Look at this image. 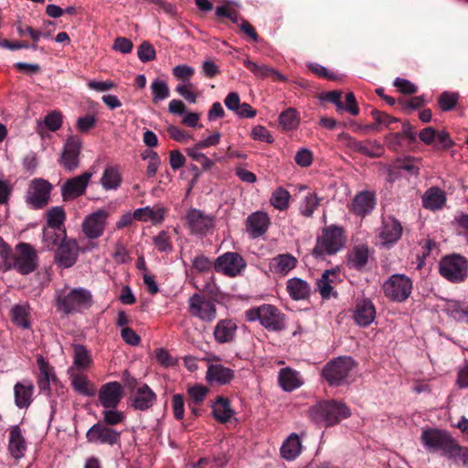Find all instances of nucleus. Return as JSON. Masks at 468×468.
<instances>
[{
	"label": "nucleus",
	"mask_w": 468,
	"mask_h": 468,
	"mask_svg": "<svg viewBox=\"0 0 468 468\" xmlns=\"http://www.w3.org/2000/svg\"><path fill=\"white\" fill-rule=\"evenodd\" d=\"M11 248L4 244L0 254L5 259V269H16L22 275L30 274L37 268V252L29 243H19L11 256Z\"/></svg>",
	"instance_id": "obj_1"
},
{
	"label": "nucleus",
	"mask_w": 468,
	"mask_h": 468,
	"mask_svg": "<svg viewBox=\"0 0 468 468\" xmlns=\"http://www.w3.org/2000/svg\"><path fill=\"white\" fill-rule=\"evenodd\" d=\"M420 440L423 447L432 452H441L448 458L461 456L462 447L458 445L449 431L440 429H426L421 431Z\"/></svg>",
	"instance_id": "obj_2"
},
{
	"label": "nucleus",
	"mask_w": 468,
	"mask_h": 468,
	"mask_svg": "<svg viewBox=\"0 0 468 468\" xmlns=\"http://www.w3.org/2000/svg\"><path fill=\"white\" fill-rule=\"evenodd\" d=\"M308 415L312 421L332 427L349 417L350 410L342 401L327 400L311 406Z\"/></svg>",
	"instance_id": "obj_3"
},
{
	"label": "nucleus",
	"mask_w": 468,
	"mask_h": 468,
	"mask_svg": "<svg viewBox=\"0 0 468 468\" xmlns=\"http://www.w3.org/2000/svg\"><path fill=\"white\" fill-rule=\"evenodd\" d=\"M92 294L84 287H75L70 290H62L56 295L57 309L65 315L73 313H81L91 306Z\"/></svg>",
	"instance_id": "obj_4"
},
{
	"label": "nucleus",
	"mask_w": 468,
	"mask_h": 468,
	"mask_svg": "<svg viewBox=\"0 0 468 468\" xmlns=\"http://www.w3.org/2000/svg\"><path fill=\"white\" fill-rule=\"evenodd\" d=\"M438 271L450 283H463L468 278V259L458 252L446 254L440 259Z\"/></svg>",
	"instance_id": "obj_5"
},
{
	"label": "nucleus",
	"mask_w": 468,
	"mask_h": 468,
	"mask_svg": "<svg viewBox=\"0 0 468 468\" xmlns=\"http://www.w3.org/2000/svg\"><path fill=\"white\" fill-rule=\"evenodd\" d=\"M247 321H259L269 331H282L285 328V315L273 304L263 303L245 312Z\"/></svg>",
	"instance_id": "obj_6"
},
{
	"label": "nucleus",
	"mask_w": 468,
	"mask_h": 468,
	"mask_svg": "<svg viewBox=\"0 0 468 468\" xmlns=\"http://www.w3.org/2000/svg\"><path fill=\"white\" fill-rule=\"evenodd\" d=\"M345 244L343 228L335 225L324 228L318 237L313 254L316 258H324V255L335 254L341 250Z\"/></svg>",
	"instance_id": "obj_7"
},
{
	"label": "nucleus",
	"mask_w": 468,
	"mask_h": 468,
	"mask_svg": "<svg viewBox=\"0 0 468 468\" xmlns=\"http://www.w3.org/2000/svg\"><path fill=\"white\" fill-rule=\"evenodd\" d=\"M355 367V361L349 356H337L326 363L322 370V376L330 386H342L350 376Z\"/></svg>",
	"instance_id": "obj_8"
},
{
	"label": "nucleus",
	"mask_w": 468,
	"mask_h": 468,
	"mask_svg": "<svg viewBox=\"0 0 468 468\" xmlns=\"http://www.w3.org/2000/svg\"><path fill=\"white\" fill-rule=\"evenodd\" d=\"M382 291L392 302H405L412 293V279L405 274H392L382 284Z\"/></svg>",
	"instance_id": "obj_9"
},
{
	"label": "nucleus",
	"mask_w": 468,
	"mask_h": 468,
	"mask_svg": "<svg viewBox=\"0 0 468 468\" xmlns=\"http://www.w3.org/2000/svg\"><path fill=\"white\" fill-rule=\"evenodd\" d=\"M403 226L394 216L382 217L376 236V245L383 249H391L403 235Z\"/></svg>",
	"instance_id": "obj_10"
},
{
	"label": "nucleus",
	"mask_w": 468,
	"mask_h": 468,
	"mask_svg": "<svg viewBox=\"0 0 468 468\" xmlns=\"http://www.w3.org/2000/svg\"><path fill=\"white\" fill-rule=\"evenodd\" d=\"M188 312L191 316L206 323H211L217 318V305L205 295L194 293L188 299Z\"/></svg>",
	"instance_id": "obj_11"
},
{
	"label": "nucleus",
	"mask_w": 468,
	"mask_h": 468,
	"mask_svg": "<svg viewBox=\"0 0 468 468\" xmlns=\"http://www.w3.org/2000/svg\"><path fill=\"white\" fill-rule=\"evenodd\" d=\"M122 431L109 428L104 422L94 423L86 432L87 441L91 443L114 446L121 442Z\"/></svg>",
	"instance_id": "obj_12"
},
{
	"label": "nucleus",
	"mask_w": 468,
	"mask_h": 468,
	"mask_svg": "<svg viewBox=\"0 0 468 468\" xmlns=\"http://www.w3.org/2000/svg\"><path fill=\"white\" fill-rule=\"evenodd\" d=\"M246 261L238 252L228 251L221 254L214 263V269L229 277H235L242 272Z\"/></svg>",
	"instance_id": "obj_13"
},
{
	"label": "nucleus",
	"mask_w": 468,
	"mask_h": 468,
	"mask_svg": "<svg viewBox=\"0 0 468 468\" xmlns=\"http://www.w3.org/2000/svg\"><path fill=\"white\" fill-rule=\"evenodd\" d=\"M109 213L105 209H97L86 216L82 221V232L90 239H97L105 232Z\"/></svg>",
	"instance_id": "obj_14"
},
{
	"label": "nucleus",
	"mask_w": 468,
	"mask_h": 468,
	"mask_svg": "<svg viewBox=\"0 0 468 468\" xmlns=\"http://www.w3.org/2000/svg\"><path fill=\"white\" fill-rule=\"evenodd\" d=\"M187 227L192 234L204 235L214 227V217L198 208H190L186 215Z\"/></svg>",
	"instance_id": "obj_15"
},
{
	"label": "nucleus",
	"mask_w": 468,
	"mask_h": 468,
	"mask_svg": "<svg viewBox=\"0 0 468 468\" xmlns=\"http://www.w3.org/2000/svg\"><path fill=\"white\" fill-rule=\"evenodd\" d=\"M420 159L413 157H404L397 159L393 165L387 167L388 181L394 182L399 176H418L420 173Z\"/></svg>",
	"instance_id": "obj_16"
},
{
	"label": "nucleus",
	"mask_w": 468,
	"mask_h": 468,
	"mask_svg": "<svg viewBox=\"0 0 468 468\" xmlns=\"http://www.w3.org/2000/svg\"><path fill=\"white\" fill-rule=\"evenodd\" d=\"M51 184L43 179H35L31 182L28 190L27 201L34 208H42L48 205L50 198Z\"/></svg>",
	"instance_id": "obj_17"
},
{
	"label": "nucleus",
	"mask_w": 468,
	"mask_h": 468,
	"mask_svg": "<svg viewBox=\"0 0 468 468\" xmlns=\"http://www.w3.org/2000/svg\"><path fill=\"white\" fill-rule=\"evenodd\" d=\"M352 318L355 324L361 327H367L373 324L376 318V308L372 301L368 298L356 299L352 311Z\"/></svg>",
	"instance_id": "obj_18"
},
{
	"label": "nucleus",
	"mask_w": 468,
	"mask_h": 468,
	"mask_svg": "<svg viewBox=\"0 0 468 468\" xmlns=\"http://www.w3.org/2000/svg\"><path fill=\"white\" fill-rule=\"evenodd\" d=\"M91 176V173L85 172L67 180L61 186L62 197L68 200L81 197L88 187Z\"/></svg>",
	"instance_id": "obj_19"
},
{
	"label": "nucleus",
	"mask_w": 468,
	"mask_h": 468,
	"mask_svg": "<svg viewBox=\"0 0 468 468\" xmlns=\"http://www.w3.org/2000/svg\"><path fill=\"white\" fill-rule=\"evenodd\" d=\"M122 384L119 381H110L98 390V400L104 409L117 407L122 401Z\"/></svg>",
	"instance_id": "obj_20"
},
{
	"label": "nucleus",
	"mask_w": 468,
	"mask_h": 468,
	"mask_svg": "<svg viewBox=\"0 0 468 468\" xmlns=\"http://www.w3.org/2000/svg\"><path fill=\"white\" fill-rule=\"evenodd\" d=\"M322 99L335 103L336 106V112L339 113L343 112V111H346L352 115H357L359 112L356 99L355 95L351 93V91L346 96V104L342 102V91L337 90L327 91L322 96Z\"/></svg>",
	"instance_id": "obj_21"
},
{
	"label": "nucleus",
	"mask_w": 468,
	"mask_h": 468,
	"mask_svg": "<svg viewBox=\"0 0 468 468\" xmlns=\"http://www.w3.org/2000/svg\"><path fill=\"white\" fill-rule=\"evenodd\" d=\"M79 254V247L76 240L64 239L58 244L56 252V261L58 266L69 268L74 265Z\"/></svg>",
	"instance_id": "obj_22"
},
{
	"label": "nucleus",
	"mask_w": 468,
	"mask_h": 468,
	"mask_svg": "<svg viewBox=\"0 0 468 468\" xmlns=\"http://www.w3.org/2000/svg\"><path fill=\"white\" fill-rule=\"evenodd\" d=\"M270 225V218L265 212L257 210L246 219V230L250 239H259L266 233Z\"/></svg>",
	"instance_id": "obj_23"
},
{
	"label": "nucleus",
	"mask_w": 468,
	"mask_h": 468,
	"mask_svg": "<svg viewBox=\"0 0 468 468\" xmlns=\"http://www.w3.org/2000/svg\"><path fill=\"white\" fill-rule=\"evenodd\" d=\"M35 386L29 379H23L13 388L14 403L20 409H26L33 402Z\"/></svg>",
	"instance_id": "obj_24"
},
{
	"label": "nucleus",
	"mask_w": 468,
	"mask_h": 468,
	"mask_svg": "<svg viewBox=\"0 0 468 468\" xmlns=\"http://www.w3.org/2000/svg\"><path fill=\"white\" fill-rule=\"evenodd\" d=\"M238 326L233 319H220L213 329V337L218 344H229L235 341Z\"/></svg>",
	"instance_id": "obj_25"
},
{
	"label": "nucleus",
	"mask_w": 468,
	"mask_h": 468,
	"mask_svg": "<svg viewBox=\"0 0 468 468\" xmlns=\"http://www.w3.org/2000/svg\"><path fill=\"white\" fill-rule=\"evenodd\" d=\"M37 366L39 369L37 386L40 391L48 393L50 390L51 383L58 381L55 370L42 355L37 356Z\"/></svg>",
	"instance_id": "obj_26"
},
{
	"label": "nucleus",
	"mask_w": 468,
	"mask_h": 468,
	"mask_svg": "<svg viewBox=\"0 0 468 468\" xmlns=\"http://www.w3.org/2000/svg\"><path fill=\"white\" fill-rule=\"evenodd\" d=\"M376 206L374 193L370 191H362L357 193L351 202V210L354 214L360 217H366L370 214Z\"/></svg>",
	"instance_id": "obj_27"
},
{
	"label": "nucleus",
	"mask_w": 468,
	"mask_h": 468,
	"mask_svg": "<svg viewBox=\"0 0 468 468\" xmlns=\"http://www.w3.org/2000/svg\"><path fill=\"white\" fill-rule=\"evenodd\" d=\"M157 396L149 386L144 384L137 388L132 396V406L136 410L144 411L150 409L156 401Z\"/></svg>",
	"instance_id": "obj_28"
},
{
	"label": "nucleus",
	"mask_w": 468,
	"mask_h": 468,
	"mask_svg": "<svg viewBox=\"0 0 468 468\" xmlns=\"http://www.w3.org/2000/svg\"><path fill=\"white\" fill-rule=\"evenodd\" d=\"M166 213V207L160 205L136 208L137 220L144 223L150 222L152 225H159L164 222Z\"/></svg>",
	"instance_id": "obj_29"
},
{
	"label": "nucleus",
	"mask_w": 468,
	"mask_h": 468,
	"mask_svg": "<svg viewBox=\"0 0 468 468\" xmlns=\"http://www.w3.org/2000/svg\"><path fill=\"white\" fill-rule=\"evenodd\" d=\"M27 444L19 426H13L9 431L8 452L15 459H21L27 451Z\"/></svg>",
	"instance_id": "obj_30"
},
{
	"label": "nucleus",
	"mask_w": 468,
	"mask_h": 468,
	"mask_svg": "<svg viewBox=\"0 0 468 468\" xmlns=\"http://www.w3.org/2000/svg\"><path fill=\"white\" fill-rule=\"evenodd\" d=\"M297 259L289 252L277 254L271 259L270 268L272 273L285 276L297 267Z\"/></svg>",
	"instance_id": "obj_31"
},
{
	"label": "nucleus",
	"mask_w": 468,
	"mask_h": 468,
	"mask_svg": "<svg viewBox=\"0 0 468 468\" xmlns=\"http://www.w3.org/2000/svg\"><path fill=\"white\" fill-rule=\"evenodd\" d=\"M286 291L291 299L303 301L309 298L312 289L311 285L304 279L292 277L286 282Z\"/></svg>",
	"instance_id": "obj_32"
},
{
	"label": "nucleus",
	"mask_w": 468,
	"mask_h": 468,
	"mask_svg": "<svg viewBox=\"0 0 468 468\" xmlns=\"http://www.w3.org/2000/svg\"><path fill=\"white\" fill-rule=\"evenodd\" d=\"M212 414L219 422H228L236 414L228 398L218 397L212 403Z\"/></svg>",
	"instance_id": "obj_33"
},
{
	"label": "nucleus",
	"mask_w": 468,
	"mask_h": 468,
	"mask_svg": "<svg viewBox=\"0 0 468 468\" xmlns=\"http://www.w3.org/2000/svg\"><path fill=\"white\" fill-rule=\"evenodd\" d=\"M243 65L247 69H249L252 74L258 78H268L271 77L277 80H284L285 78L282 73L273 69L272 68L267 67L266 64H258L256 62L251 61L249 58L243 60Z\"/></svg>",
	"instance_id": "obj_34"
},
{
	"label": "nucleus",
	"mask_w": 468,
	"mask_h": 468,
	"mask_svg": "<svg viewBox=\"0 0 468 468\" xmlns=\"http://www.w3.org/2000/svg\"><path fill=\"white\" fill-rule=\"evenodd\" d=\"M234 378V371L230 368L220 366V364H212L208 367L206 378L211 383L226 385Z\"/></svg>",
	"instance_id": "obj_35"
},
{
	"label": "nucleus",
	"mask_w": 468,
	"mask_h": 468,
	"mask_svg": "<svg viewBox=\"0 0 468 468\" xmlns=\"http://www.w3.org/2000/svg\"><path fill=\"white\" fill-rule=\"evenodd\" d=\"M445 202V193L438 187L429 188L422 197L423 207L431 210L441 208Z\"/></svg>",
	"instance_id": "obj_36"
},
{
	"label": "nucleus",
	"mask_w": 468,
	"mask_h": 468,
	"mask_svg": "<svg viewBox=\"0 0 468 468\" xmlns=\"http://www.w3.org/2000/svg\"><path fill=\"white\" fill-rule=\"evenodd\" d=\"M302 442L297 433L292 432L282 442L281 448L282 457L286 460H294L302 452Z\"/></svg>",
	"instance_id": "obj_37"
},
{
	"label": "nucleus",
	"mask_w": 468,
	"mask_h": 468,
	"mask_svg": "<svg viewBox=\"0 0 468 468\" xmlns=\"http://www.w3.org/2000/svg\"><path fill=\"white\" fill-rule=\"evenodd\" d=\"M369 250L366 244L356 245L350 252L348 258L349 267L361 270L367 266Z\"/></svg>",
	"instance_id": "obj_38"
},
{
	"label": "nucleus",
	"mask_w": 468,
	"mask_h": 468,
	"mask_svg": "<svg viewBox=\"0 0 468 468\" xmlns=\"http://www.w3.org/2000/svg\"><path fill=\"white\" fill-rule=\"evenodd\" d=\"M70 380L76 393L87 397L95 395L96 388L82 373H75V375L71 376Z\"/></svg>",
	"instance_id": "obj_39"
},
{
	"label": "nucleus",
	"mask_w": 468,
	"mask_h": 468,
	"mask_svg": "<svg viewBox=\"0 0 468 468\" xmlns=\"http://www.w3.org/2000/svg\"><path fill=\"white\" fill-rule=\"evenodd\" d=\"M101 184L105 190H114L120 187L122 184V176L117 166H107L104 170Z\"/></svg>",
	"instance_id": "obj_40"
},
{
	"label": "nucleus",
	"mask_w": 468,
	"mask_h": 468,
	"mask_svg": "<svg viewBox=\"0 0 468 468\" xmlns=\"http://www.w3.org/2000/svg\"><path fill=\"white\" fill-rule=\"evenodd\" d=\"M66 212L62 207H52L47 210V226L57 231L66 230Z\"/></svg>",
	"instance_id": "obj_41"
},
{
	"label": "nucleus",
	"mask_w": 468,
	"mask_h": 468,
	"mask_svg": "<svg viewBox=\"0 0 468 468\" xmlns=\"http://www.w3.org/2000/svg\"><path fill=\"white\" fill-rule=\"evenodd\" d=\"M279 381L282 388L284 390H293L302 386V380L299 373L291 368H283L280 371Z\"/></svg>",
	"instance_id": "obj_42"
},
{
	"label": "nucleus",
	"mask_w": 468,
	"mask_h": 468,
	"mask_svg": "<svg viewBox=\"0 0 468 468\" xmlns=\"http://www.w3.org/2000/svg\"><path fill=\"white\" fill-rule=\"evenodd\" d=\"M92 363L91 356L85 346L73 345V365L78 369H87Z\"/></svg>",
	"instance_id": "obj_43"
},
{
	"label": "nucleus",
	"mask_w": 468,
	"mask_h": 468,
	"mask_svg": "<svg viewBox=\"0 0 468 468\" xmlns=\"http://www.w3.org/2000/svg\"><path fill=\"white\" fill-rule=\"evenodd\" d=\"M446 314L457 322H465L468 324V305L458 301H450L445 309Z\"/></svg>",
	"instance_id": "obj_44"
},
{
	"label": "nucleus",
	"mask_w": 468,
	"mask_h": 468,
	"mask_svg": "<svg viewBox=\"0 0 468 468\" xmlns=\"http://www.w3.org/2000/svg\"><path fill=\"white\" fill-rule=\"evenodd\" d=\"M337 272L335 270H326L324 271L323 275L317 282V289L320 292L322 297L324 299H328L332 291L333 286L332 283L337 278Z\"/></svg>",
	"instance_id": "obj_45"
},
{
	"label": "nucleus",
	"mask_w": 468,
	"mask_h": 468,
	"mask_svg": "<svg viewBox=\"0 0 468 468\" xmlns=\"http://www.w3.org/2000/svg\"><path fill=\"white\" fill-rule=\"evenodd\" d=\"M66 230L57 231V229H51V228L45 226L43 230V243L44 248L51 250L55 246L58 245L66 239Z\"/></svg>",
	"instance_id": "obj_46"
},
{
	"label": "nucleus",
	"mask_w": 468,
	"mask_h": 468,
	"mask_svg": "<svg viewBox=\"0 0 468 468\" xmlns=\"http://www.w3.org/2000/svg\"><path fill=\"white\" fill-rule=\"evenodd\" d=\"M59 164L68 171H73L80 165L79 148H63Z\"/></svg>",
	"instance_id": "obj_47"
},
{
	"label": "nucleus",
	"mask_w": 468,
	"mask_h": 468,
	"mask_svg": "<svg viewBox=\"0 0 468 468\" xmlns=\"http://www.w3.org/2000/svg\"><path fill=\"white\" fill-rule=\"evenodd\" d=\"M30 308L28 304H16L11 310L12 320L15 324L27 328L30 326L28 316Z\"/></svg>",
	"instance_id": "obj_48"
},
{
	"label": "nucleus",
	"mask_w": 468,
	"mask_h": 468,
	"mask_svg": "<svg viewBox=\"0 0 468 468\" xmlns=\"http://www.w3.org/2000/svg\"><path fill=\"white\" fill-rule=\"evenodd\" d=\"M321 204V198L315 193H308L300 203L299 210L303 217L310 218Z\"/></svg>",
	"instance_id": "obj_49"
},
{
	"label": "nucleus",
	"mask_w": 468,
	"mask_h": 468,
	"mask_svg": "<svg viewBox=\"0 0 468 468\" xmlns=\"http://www.w3.org/2000/svg\"><path fill=\"white\" fill-rule=\"evenodd\" d=\"M101 415L103 423L108 425L109 428L121 424L126 420V414L123 411L118 410L117 407L104 408Z\"/></svg>",
	"instance_id": "obj_50"
},
{
	"label": "nucleus",
	"mask_w": 468,
	"mask_h": 468,
	"mask_svg": "<svg viewBox=\"0 0 468 468\" xmlns=\"http://www.w3.org/2000/svg\"><path fill=\"white\" fill-rule=\"evenodd\" d=\"M152 101L158 103L169 97L170 90L165 80L156 79L151 82Z\"/></svg>",
	"instance_id": "obj_51"
},
{
	"label": "nucleus",
	"mask_w": 468,
	"mask_h": 468,
	"mask_svg": "<svg viewBox=\"0 0 468 468\" xmlns=\"http://www.w3.org/2000/svg\"><path fill=\"white\" fill-rule=\"evenodd\" d=\"M279 122L283 130H294L297 128L300 119L294 108H288L279 116Z\"/></svg>",
	"instance_id": "obj_52"
},
{
	"label": "nucleus",
	"mask_w": 468,
	"mask_h": 468,
	"mask_svg": "<svg viewBox=\"0 0 468 468\" xmlns=\"http://www.w3.org/2000/svg\"><path fill=\"white\" fill-rule=\"evenodd\" d=\"M289 202L290 193L282 187L274 190L270 198L271 205L279 210L286 209L289 207Z\"/></svg>",
	"instance_id": "obj_53"
},
{
	"label": "nucleus",
	"mask_w": 468,
	"mask_h": 468,
	"mask_svg": "<svg viewBox=\"0 0 468 468\" xmlns=\"http://www.w3.org/2000/svg\"><path fill=\"white\" fill-rule=\"evenodd\" d=\"M458 93L454 91H442L438 98V104L442 112H450L458 103Z\"/></svg>",
	"instance_id": "obj_54"
},
{
	"label": "nucleus",
	"mask_w": 468,
	"mask_h": 468,
	"mask_svg": "<svg viewBox=\"0 0 468 468\" xmlns=\"http://www.w3.org/2000/svg\"><path fill=\"white\" fill-rule=\"evenodd\" d=\"M143 159H148L149 163L147 165V174L150 176H154L160 166V157L159 155L153 151L152 148H146L141 154Z\"/></svg>",
	"instance_id": "obj_55"
},
{
	"label": "nucleus",
	"mask_w": 468,
	"mask_h": 468,
	"mask_svg": "<svg viewBox=\"0 0 468 468\" xmlns=\"http://www.w3.org/2000/svg\"><path fill=\"white\" fill-rule=\"evenodd\" d=\"M17 34L20 37H24L28 35L31 40L33 41V44L29 45V48H32L34 50L37 48V43L39 41V38L42 36V31L33 28L30 26L18 24L16 26Z\"/></svg>",
	"instance_id": "obj_56"
},
{
	"label": "nucleus",
	"mask_w": 468,
	"mask_h": 468,
	"mask_svg": "<svg viewBox=\"0 0 468 468\" xmlns=\"http://www.w3.org/2000/svg\"><path fill=\"white\" fill-rule=\"evenodd\" d=\"M399 104L401 106L402 111L405 113H410L414 109H419L426 104V99L424 95L414 96L405 101V99H400L399 101Z\"/></svg>",
	"instance_id": "obj_57"
},
{
	"label": "nucleus",
	"mask_w": 468,
	"mask_h": 468,
	"mask_svg": "<svg viewBox=\"0 0 468 468\" xmlns=\"http://www.w3.org/2000/svg\"><path fill=\"white\" fill-rule=\"evenodd\" d=\"M154 244L160 252H171L173 250V243L167 231H161L154 237Z\"/></svg>",
	"instance_id": "obj_58"
},
{
	"label": "nucleus",
	"mask_w": 468,
	"mask_h": 468,
	"mask_svg": "<svg viewBox=\"0 0 468 468\" xmlns=\"http://www.w3.org/2000/svg\"><path fill=\"white\" fill-rule=\"evenodd\" d=\"M154 354L155 359L163 367H173L177 363V360L165 347H158Z\"/></svg>",
	"instance_id": "obj_59"
},
{
	"label": "nucleus",
	"mask_w": 468,
	"mask_h": 468,
	"mask_svg": "<svg viewBox=\"0 0 468 468\" xmlns=\"http://www.w3.org/2000/svg\"><path fill=\"white\" fill-rule=\"evenodd\" d=\"M230 2H227L226 5H219L216 8V16L218 17H226L232 21L233 23H239L241 18H239V13L231 8Z\"/></svg>",
	"instance_id": "obj_60"
},
{
	"label": "nucleus",
	"mask_w": 468,
	"mask_h": 468,
	"mask_svg": "<svg viewBox=\"0 0 468 468\" xmlns=\"http://www.w3.org/2000/svg\"><path fill=\"white\" fill-rule=\"evenodd\" d=\"M137 56L141 61L149 62L155 59L156 52L154 46L150 42L144 41L138 47Z\"/></svg>",
	"instance_id": "obj_61"
},
{
	"label": "nucleus",
	"mask_w": 468,
	"mask_h": 468,
	"mask_svg": "<svg viewBox=\"0 0 468 468\" xmlns=\"http://www.w3.org/2000/svg\"><path fill=\"white\" fill-rule=\"evenodd\" d=\"M62 124V114L54 111L44 117V125L47 129L55 132L60 129Z\"/></svg>",
	"instance_id": "obj_62"
},
{
	"label": "nucleus",
	"mask_w": 468,
	"mask_h": 468,
	"mask_svg": "<svg viewBox=\"0 0 468 468\" xmlns=\"http://www.w3.org/2000/svg\"><path fill=\"white\" fill-rule=\"evenodd\" d=\"M174 77L183 81L189 80L194 76L195 69L189 65L180 64L176 65L173 69Z\"/></svg>",
	"instance_id": "obj_63"
},
{
	"label": "nucleus",
	"mask_w": 468,
	"mask_h": 468,
	"mask_svg": "<svg viewBox=\"0 0 468 468\" xmlns=\"http://www.w3.org/2000/svg\"><path fill=\"white\" fill-rule=\"evenodd\" d=\"M207 390L205 386L196 385L188 388V395L193 403L198 404L204 401Z\"/></svg>",
	"instance_id": "obj_64"
}]
</instances>
